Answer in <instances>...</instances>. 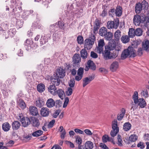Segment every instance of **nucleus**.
Returning <instances> with one entry per match:
<instances>
[{"label":"nucleus","mask_w":149,"mask_h":149,"mask_svg":"<svg viewBox=\"0 0 149 149\" xmlns=\"http://www.w3.org/2000/svg\"><path fill=\"white\" fill-rule=\"evenodd\" d=\"M136 56V54L133 48L129 46L123 52L121 57L122 59H123L128 57H134Z\"/></svg>","instance_id":"obj_1"},{"label":"nucleus","mask_w":149,"mask_h":149,"mask_svg":"<svg viewBox=\"0 0 149 149\" xmlns=\"http://www.w3.org/2000/svg\"><path fill=\"white\" fill-rule=\"evenodd\" d=\"M1 28L2 29V31L1 32L2 34V38L3 39H6L8 38L9 36L13 37V36L16 32V30L15 28H13L10 29L9 31L8 32L6 33V32L5 30H3V28L5 29H7L8 28V25L6 24L4 25H1Z\"/></svg>","instance_id":"obj_2"},{"label":"nucleus","mask_w":149,"mask_h":149,"mask_svg":"<svg viewBox=\"0 0 149 149\" xmlns=\"http://www.w3.org/2000/svg\"><path fill=\"white\" fill-rule=\"evenodd\" d=\"M95 38L94 35L92 36L88 39H86L84 41V47L85 49L89 50L91 49L95 41Z\"/></svg>","instance_id":"obj_3"},{"label":"nucleus","mask_w":149,"mask_h":149,"mask_svg":"<svg viewBox=\"0 0 149 149\" xmlns=\"http://www.w3.org/2000/svg\"><path fill=\"white\" fill-rule=\"evenodd\" d=\"M112 130L110 132L111 136L114 137L116 135L119 131V128L118 126V122L117 120H115L112 123Z\"/></svg>","instance_id":"obj_4"},{"label":"nucleus","mask_w":149,"mask_h":149,"mask_svg":"<svg viewBox=\"0 0 149 149\" xmlns=\"http://www.w3.org/2000/svg\"><path fill=\"white\" fill-rule=\"evenodd\" d=\"M81 58L79 54H75L72 57V63L73 67L77 68L80 66Z\"/></svg>","instance_id":"obj_5"},{"label":"nucleus","mask_w":149,"mask_h":149,"mask_svg":"<svg viewBox=\"0 0 149 149\" xmlns=\"http://www.w3.org/2000/svg\"><path fill=\"white\" fill-rule=\"evenodd\" d=\"M105 46L111 51L115 50L119 51L121 48L120 46L116 44L115 42H109L108 45Z\"/></svg>","instance_id":"obj_6"},{"label":"nucleus","mask_w":149,"mask_h":149,"mask_svg":"<svg viewBox=\"0 0 149 149\" xmlns=\"http://www.w3.org/2000/svg\"><path fill=\"white\" fill-rule=\"evenodd\" d=\"M19 118L18 119H20V120L22 122V125L24 127H26L30 124V120L31 118H29L28 117L25 118L24 117L21 116H19Z\"/></svg>","instance_id":"obj_7"},{"label":"nucleus","mask_w":149,"mask_h":149,"mask_svg":"<svg viewBox=\"0 0 149 149\" xmlns=\"http://www.w3.org/2000/svg\"><path fill=\"white\" fill-rule=\"evenodd\" d=\"M56 75H53L51 77V83L52 84L56 86H58L60 83V79Z\"/></svg>","instance_id":"obj_8"},{"label":"nucleus","mask_w":149,"mask_h":149,"mask_svg":"<svg viewBox=\"0 0 149 149\" xmlns=\"http://www.w3.org/2000/svg\"><path fill=\"white\" fill-rule=\"evenodd\" d=\"M84 69L82 68H80L77 71V75L75 77V80L77 81L81 80L83 76Z\"/></svg>","instance_id":"obj_9"},{"label":"nucleus","mask_w":149,"mask_h":149,"mask_svg":"<svg viewBox=\"0 0 149 149\" xmlns=\"http://www.w3.org/2000/svg\"><path fill=\"white\" fill-rule=\"evenodd\" d=\"M133 21L135 25L139 26L141 23L143 22V20L141 18V17L139 15H136L134 16Z\"/></svg>","instance_id":"obj_10"},{"label":"nucleus","mask_w":149,"mask_h":149,"mask_svg":"<svg viewBox=\"0 0 149 149\" xmlns=\"http://www.w3.org/2000/svg\"><path fill=\"white\" fill-rule=\"evenodd\" d=\"M59 78H63L65 75V72L64 70L62 68H60L57 69L56 74Z\"/></svg>","instance_id":"obj_11"},{"label":"nucleus","mask_w":149,"mask_h":149,"mask_svg":"<svg viewBox=\"0 0 149 149\" xmlns=\"http://www.w3.org/2000/svg\"><path fill=\"white\" fill-rule=\"evenodd\" d=\"M135 104H137L141 108H144L146 106L147 104L144 100L143 98H140L136 102Z\"/></svg>","instance_id":"obj_12"},{"label":"nucleus","mask_w":149,"mask_h":149,"mask_svg":"<svg viewBox=\"0 0 149 149\" xmlns=\"http://www.w3.org/2000/svg\"><path fill=\"white\" fill-rule=\"evenodd\" d=\"M119 67V63L118 62L116 61H113L110 66V69L112 72L116 71Z\"/></svg>","instance_id":"obj_13"},{"label":"nucleus","mask_w":149,"mask_h":149,"mask_svg":"<svg viewBox=\"0 0 149 149\" xmlns=\"http://www.w3.org/2000/svg\"><path fill=\"white\" fill-rule=\"evenodd\" d=\"M30 123L34 127H38L39 126L40 123L38 120L35 117H31Z\"/></svg>","instance_id":"obj_14"},{"label":"nucleus","mask_w":149,"mask_h":149,"mask_svg":"<svg viewBox=\"0 0 149 149\" xmlns=\"http://www.w3.org/2000/svg\"><path fill=\"white\" fill-rule=\"evenodd\" d=\"M31 114L33 116H36L38 113V111L36 107L34 106H31L29 108Z\"/></svg>","instance_id":"obj_15"},{"label":"nucleus","mask_w":149,"mask_h":149,"mask_svg":"<svg viewBox=\"0 0 149 149\" xmlns=\"http://www.w3.org/2000/svg\"><path fill=\"white\" fill-rule=\"evenodd\" d=\"M111 50L105 46L104 50L102 52L103 56L106 59H108L111 52Z\"/></svg>","instance_id":"obj_16"},{"label":"nucleus","mask_w":149,"mask_h":149,"mask_svg":"<svg viewBox=\"0 0 149 149\" xmlns=\"http://www.w3.org/2000/svg\"><path fill=\"white\" fill-rule=\"evenodd\" d=\"M48 91L52 95H55L56 94V86L54 85H51L48 88Z\"/></svg>","instance_id":"obj_17"},{"label":"nucleus","mask_w":149,"mask_h":149,"mask_svg":"<svg viewBox=\"0 0 149 149\" xmlns=\"http://www.w3.org/2000/svg\"><path fill=\"white\" fill-rule=\"evenodd\" d=\"M49 113V109L47 108H42L40 110V113L43 116H48Z\"/></svg>","instance_id":"obj_18"},{"label":"nucleus","mask_w":149,"mask_h":149,"mask_svg":"<svg viewBox=\"0 0 149 149\" xmlns=\"http://www.w3.org/2000/svg\"><path fill=\"white\" fill-rule=\"evenodd\" d=\"M57 94L58 97L62 100L63 99L64 97L65 96L64 91L61 89L56 90L55 95Z\"/></svg>","instance_id":"obj_19"},{"label":"nucleus","mask_w":149,"mask_h":149,"mask_svg":"<svg viewBox=\"0 0 149 149\" xmlns=\"http://www.w3.org/2000/svg\"><path fill=\"white\" fill-rule=\"evenodd\" d=\"M17 103L18 106L22 109H24L26 107L25 103L22 99L19 98L17 99Z\"/></svg>","instance_id":"obj_20"},{"label":"nucleus","mask_w":149,"mask_h":149,"mask_svg":"<svg viewBox=\"0 0 149 149\" xmlns=\"http://www.w3.org/2000/svg\"><path fill=\"white\" fill-rule=\"evenodd\" d=\"M118 51H114L112 52H110V55L108 59H115L118 56Z\"/></svg>","instance_id":"obj_21"},{"label":"nucleus","mask_w":149,"mask_h":149,"mask_svg":"<svg viewBox=\"0 0 149 149\" xmlns=\"http://www.w3.org/2000/svg\"><path fill=\"white\" fill-rule=\"evenodd\" d=\"M56 23L57 28H58V31L60 30H64L65 26L64 23L63 22L59 21Z\"/></svg>","instance_id":"obj_22"},{"label":"nucleus","mask_w":149,"mask_h":149,"mask_svg":"<svg viewBox=\"0 0 149 149\" xmlns=\"http://www.w3.org/2000/svg\"><path fill=\"white\" fill-rule=\"evenodd\" d=\"M87 65L91 69L93 70H95L96 68L95 65L93 62L91 60H89L88 61Z\"/></svg>","instance_id":"obj_23"},{"label":"nucleus","mask_w":149,"mask_h":149,"mask_svg":"<svg viewBox=\"0 0 149 149\" xmlns=\"http://www.w3.org/2000/svg\"><path fill=\"white\" fill-rule=\"evenodd\" d=\"M84 146L88 149H92L94 147V145L91 141H87L85 143Z\"/></svg>","instance_id":"obj_24"},{"label":"nucleus","mask_w":149,"mask_h":149,"mask_svg":"<svg viewBox=\"0 0 149 149\" xmlns=\"http://www.w3.org/2000/svg\"><path fill=\"white\" fill-rule=\"evenodd\" d=\"M115 14L116 16H120L122 14V8L120 6H118L115 10Z\"/></svg>","instance_id":"obj_25"},{"label":"nucleus","mask_w":149,"mask_h":149,"mask_svg":"<svg viewBox=\"0 0 149 149\" xmlns=\"http://www.w3.org/2000/svg\"><path fill=\"white\" fill-rule=\"evenodd\" d=\"M55 102L52 98H50L47 100L46 103L47 106L49 108H51L55 105Z\"/></svg>","instance_id":"obj_26"},{"label":"nucleus","mask_w":149,"mask_h":149,"mask_svg":"<svg viewBox=\"0 0 149 149\" xmlns=\"http://www.w3.org/2000/svg\"><path fill=\"white\" fill-rule=\"evenodd\" d=\"M45 88V85L42 83L38 84L37 86V91L40 93H42L44 91Z\"/></svg>","instance_id":"obj_27"},{"label":"nucleus","mask_w":149,"mask_h":149,"mask_svg":"<svg viewBox=\"0 0 149 149\" xmlns=\"http://www.w3.org/2000/svg\"><path fill=\"white\" fill-rule=\"evenodd\" d=\"M10 128V125L8 123H5L2 125V129L5 132H7L9 131Z\"/></svg>","instance_id":"obj_28"},{"label":"nucleus","mask_w":149,"mask_h":149,"mask_svg":"<svg viewBox=\"0 0 149 149\" xmlns=\"http://www.w3.org/2000/svg\"><path fill=\"white\" fill-rule=\"evenodd\" d=\"M121 111V113L117 115V119L118 120H121L123 118L125 113V110L124 108H122Z\"/></svg>","instance_id":"obj_29"},{"label":"nucleus","mask_w":149,"mask_h":149,"mask_svg":"<svg viewBox=\"0 0 149 149\" xmlns=\"http://www.w3.org/2000/svg\"><path fill=\"white\" fill-rule=\"evenodd\" d=\"M12 127L13 130H18L20 126V124L17 121H15L12 124Z\"/></svg>","instance_id":"obj_30"},{"label":"nucleus","mask_w":149,"mask_h":149,"mask_svg":"<svg viewBox=\"0 0 149 149\" xmlns=\"http://www.w3.org/2000/svg\"><path fill=\"white\" fill-rule=\"evenodd\" d=\"M81 56L83 59H85L87 57L88 53L85 49H81L80 52Z\"/></svg>","instance_id":"obj_31"},{"label":"nucleus","mask_w":149,"mask_h":149,"mask_svg":"<svg viewBox=\"0 0 149 149\" xmlns=\"http://www.w3.org/2000/svg\"><path fill=\"white\" fill-rule=\"evenodd\" d=\"M131 125L129 122L125 123L123 125V129L125 131H127L129 130L131 128Z\"/></svg>","instance_id":"obj_32"},{"label":"nucleus","mask_w":149,"mask_h":149,"mask_svg":"<svg viewBox=\"0 0 149 149\" xmlns=\"http://www.w3.org/2000/svg\"><path fill=\"white\" fill-rule=\"evenodd\" d=\"M107 32V28L104 27H101L99 30V33L101 36H104Z\"/></svg>","instance_id":"obj_33"},{"label":"nucleus","mask_w":149,"mask_h":149,"mask_svg":"<svg viewBox=\"0 0 149 149\" xmlns=\"http://www.w3.org/2000/svg\"><path fill=\"white\" fill-rule=\"evenodd\" d=\"M142 6L140 3H138L136 5L135 11L136 13L137 14L140 13L142 10Z\"/></svg>","instance_id":"obj_34"},{"label":"nucleus","mask_w":149,"mask_h":149,"mask_svg":"<svg viewBox=\"0 0 149 149\" xmlns=\"http://www.w3.org/2000/svg\"><path fill=\"white\" fill-rule=\"evenodd\" d=\"M49 31L51 33L55 32L58 31V28H57L56 23L50 25Z\"/></svg>","instance_id":"obj_35"},{"label":"nucleus","mask_w":149,"mask_h":149,"mask_svg":"<svg viewBox=\"0 0 149 149\" xmlns=\"http://www.w3.org/2000/svg\"><path fill=\"white\" fill-rule=\"evenodd\" d=\"M47 42V38L44 36H42L40 40V43L41 46L45 44Z\"/></svg>","instance_id":"obj_36"},{"label":"nucleus","mask_w":149,"mask_h":149,"mask_svg":"<svg viewBox=\"0 0 149 149\" xmlns=\"http://www.w3.org/2000/svg\"><path fill=\"white\" fill-rule=\"evenodd\" d=\"M142 46L145 50H147L149 47V41L146 40L143 41V42Z\"/></svg>","instance_id":"obj_37"},{"label":"nucleus","mask_w":149,"mask_h":149,"mask_svg":"<svg viewBox=\"0 0 149 149\" xmlns=\"http://www.w3.org/2000/svg\"><path fill=\"white\" fill-rule=\"evenodd\" d=\"M121 36V32L120 31L118 30L115 33L114 37L116 40L118 41Z\"/></svg>","instance_id":"obj_38"},{"label":"nucleus","mask_w":149,"mask_h":149,"mask_svg":"<svg viewBox=\"0 0 149 149\" xmlns=\"http://www.w3.org/2000/svg\"><path fill=\"white\" fill-rule=\"evenodd\" d=\"M43 134V132L41 130H38L33 132L32 135L34 137H38L41 136Z\"/></svg>","instance_id":"obj_39"},{"label":"nucleus","mask_w":149,"mask_h":149,"mask_svg":"<svg viewBox=\"0 0 149 149\" xmlns=\"http://www.w3.org/2000/svg\"><path fill=\"white\" fill-rule=\"evenodd\" d=\"M35 103L36 105L40 108L42 107L44 104L43 101L39 98L36 101Z\"/></svg>","instance_id":"obj_40"},{"label":"nucleus","mask_w":149,"mask_h":149,"mask_svg":"<svg viewBox=\"0 0 149 149\" xmlns=\"http://www.w3.org/2000/svg\"><path fill=\"white\" fill-rule=\"evenodd\" d=\"M113 36V34L109 31L107 32L106 35L104 36V37L106 40H110L112 39Z\"/></svg>","instance_id":"obj_41"},{"label":"nucleus","mask_w":149,"mask_h":149,"mask_svg":"<svg viewBox=\"0 0 149 149\" xmlns=\"http://www.w3.org/2000/svg\"><path fill=\"white\" fill-rule=\"evenodd\" d=\"M130 38L127 36H122L121 40L124 43L128 42L130 41Z\"/></svg>","instance_id":"obj_42"},{"label":"nucleus","mask_w":149,"mask_h":149,"mask_svg":"<svg viewBox=\"0 0 149 149\" xmlns=\"http://www.w3.org/2000/svg\"><path fill=\"white\" fill-rule=\"evenodd\" d=\"M128 34L130 37L131 38L133 37L135 35V29L133 28L130 29L128 32Z\"/></svg>","instance_id":"obj_43"},{"label":"nucleus","mask_w":149,"mask_h":149,"mask_svg":"<svg viewBox=\"0 0 149 149\" xmlns=\"http://www.w3.org/2000/svg\"><path fill=\"white\" fill-rule=\"evenodd\" d=\"M142 6V8L143 9H147L148 7V3L145 0L142 1L141 3Z\"/></svg>","instance_id":"obj_44"},{"label":"nucleus","mask_w":149,"mask_h":149,"mask_svg":"<svg viewBox=\"0 0 149 149\" xmlns=\"http://www.w3.org/2000/svg\"><path fill=\"white\" fill-rule=\"evenodd\" d=\"M142 31L141 29L139 28H137L135 30V35L137 36H140L142 35Z\"/></svg>","instance_id":"obj_45"},{"label":"nucleus","mask_w":149,"mask_h":149,"mask_svg":"<svg viewBox=\"0 0 149 149\" xmlns=\"http://www.w3.org/2000/svg\"><path fill=\"white\" fill-rule=\"evenodd\" d=\"M91 81L88 79V77H86L83 80V86L85 87L86 85L89 84Z\"/></svg>","instance_id":"obj_46"},{"label":"nucleus","mask_w":149,"mask_h":149,"mask_svg":"<svg viewBox=\"0 0 149 149\" xmlns=\"http://www.w3.org/2000/svg\"><path fill=\"white\" fill-rule=\"evenodd\" d=\"M137 139V137L135 134H132L129 137V141L134 142Z\"/></svg>","instance_id":"obj_47"},{"label":"nucleus","mask_w":149,"mask_h":149,"mask_svg":"<svg viewBox=\"0 0 149 149\" xmlns=\"http://www.w3.org/2000/svg\"><path fill=\"white\" fill-rule=\"evenodd\" d=\"M132 98L134 101V103H136V101L139 100L138 96V93L136 91L134 92V94L132 96Z\"/></svg>","instance_id":"obj_48"},{"label":"nucleus","mask_w":149,"mask_h":149,"mask_svg":"<svg viewBox=\"0 0 149 149\" xmlns=\"http://www.w3.org/2000/svg\"><path fill=\"white\" fill-rule=\"evenodd\" d=\"M111 139L108 135H105L102 137V140L104 143H106L107 141H111Z\"/></svg>","instance_id":"obj_49"},{"label":"nucleus","mask_w":149,"mask_h":149,"mask_svg":"<svg viewBox=\"0 0 149 149\" xmlns=\"http://www.w3.org/2000/svg\"><path fill=\"white\" fill-rule=\"evenodd\" d=\"M59 38L57 34L55 33L53 34V40L54 43H56L58 41Z\"/></svg>","instance_id":"obj_50"},{"label":"nucleus","mask_w":149,"mask_h":149,"mask_svg":"<svg viewBox=\"0 0 149 149\" xmlns=\"http://www.w3.org/2000/svg\"><path fill=\"white\" fill-rule=\"evenodd\" d=\"M113 22H114V24L112 25V26H114L113 28L117 29L119 25V21L118 19L114 20Z\"/></svg>","instance_id":"obj_51"},{"label":"nucleus","mask_w":149,"mask_h":149,"mask_svg":"<svg viewBox=\"0 0 149 149\" xmlns=\"http://www.w3.org/2000/svg\"><path fill=\"white\" fill-rule=\"evenodd\" d=\"M23 24L22 20L18 19L17 21L16 25L17 27L20 28L22 27Z\"/></svg>","instance_id":"obj_52"},{"label":"nucleus","mask_w":149,"mask_h":149,"mask_svg":"<svg viewBox=\"0 0 149 149\" xmlns=\"http://www.w3.org/2000/svg\"><path fill=\"white\" fill-rule=\"evenodd\" d=\"M104 47H102L98 46L95 49V51L99 54H100L101 52H103Z\"/></svg>","instance_id":"obj_53"},{"label":"nucleus","mask_w":149,"mask_h":149,"mask_svg":"<svg viewBox=\"0 0 149 149\" xmlns=\"http://www.w3.org/2000/svg\"><path fill=\"white\" fill-rule=\"evenodd\" d=\"M75 83L74 79V78L71 79L68 82V84L70 87H73L74 86Z\"/></svg>","instance_id":"obj_54"},{"label":"nucleus","mask_w":149,"mask_h":149,"mask_svg":"<svg viewBox=\"0 0 149 149\" xmlns=\"http://www.w3.org/2000/svg\"><path fill=\"white\" fill-rule=\"evenodd\" d=\"M102 8L103 9V10L102 11L100 15L101 16L103 17H106L107 15V10L106 8Z\"/></svg>","instance_id":"obj_55"},{"label":"nucleus","mask_w":149,"mask_h":149,"mask_svg":"<svg viewBox=\"0 0 149 149\" xmlns=\"http://www.w3.org/2000/svg\"><path fill=\"white\" fill-rule=\"evenodd\" d=\"M76 141L79 145H81V144L82 143L81 138L79 136H77L75 137Z\"/></svg>","instance_id":"obj_56"},{"label":"nucleus","mask_w":149,"mask_h":149,"mask_svg":"<svg viewBox=\"0 0 149 149\" xmlns=\"http://www.w3.org/2000/svg\"><path fill=\"white\" fill-rule=\"evenodd\" d=\"M77 40L78 43L79 44H82L84 42L83 37L81 36H79L77 38Z\"/></svg>","instance_id":"obj_57"},{"label":"nucleus","mask_w":149,"mask_h":149,"mask_svg":"<svg viewBox=\"0 0 149 149\" xmlns=\"http://www.w3.org/2000/svg\"><path fill=\"white\" fill-rule=\"evenodd\" d=\"M141 94L145 98H148L149 95L147 90H145L141 92Z\"/></svg>","instance_id":"obj_58"},{"label":"nucleus","mask_w":149,"mask_h":149,"mask_svg":"<svg viewBox=\"0 0 149 149\" xmlns=\"http://www.w3.org/2000/svg\"><path fill=\"white\" fill-rule=\"evenodd\" d=\"M72 93V89L71 88L68 87L66 92V95L67 96L71 95Z\"/></svg>","instance_id":"obj_59"},{"label":"nucleus","mask_w":149,"mask_h":149,"mask_svg":"<svg viewBox=\"0 0 149 149\" xmlns=\"http://www.w3.org/2000/svg\"><path fill=\"white\" fill-rule=\"evenodd\" d=\"M32 41L29 39H27L24 43V45L26 46H28V47H30V45L32 44Z\"/></svg>","instance_id":"obj_60"},{"label":"nucleus","mask_w":149,"mask_h":149,"mask_svg":"<svg viewBox=\"0 0 149 149\" xmlns=\"http://www.w3.org/2000/svg\"><path fill=\"white\" fill-rule=\"evenodd\" d=\"M122 142L121 136L118 135V143L117 144L119 146H122L123 145L122 143Z\"/></svg>","instance_id":"obj_61"},{"label":"nucleus","mask_w":149,"mask_h":149,"mask_svg":"<svg viewBox=\"0 0 149 149\" xmlns=\"http://www.w3.org/2000/svg\"><path fill=\"white\" fill-rule=\"evenodd\" d=\"M113 21H108L107 23V27L108 29H111L113 28L114 26H112V25L114 24Z\"/></svg>","instance_id":"obj_62"},{"label":"nucleus","mask_w":149,"mask_h":149,"mask_svg":"<svg viewBox=\"0 0 149 149\" xmlns=\"http://www.w3.org/2000/svg\"><path fill=\"white\" fill-rule=\"evenodd\" d=\"M69 99L68 97H67L65 98V101L63 104V107H66L69 102Z\"/></svg>","instance_id":"obj_63"},{"label":"nucleus","mask_w":149,"mask_h":149,"mask_svg":"<svg viewBox=\"0 0 149 149\" xmlns=\"http://www.w3.org/2000/svg\"><path fill=\"white\" fill-rule=\"evenodd\" d=\"M84 132L87 135L89 136H92L93 134L91 130L88 129H86L84 131Z\"/></svg>","instance_id":"obj_64"}]
</instances>
